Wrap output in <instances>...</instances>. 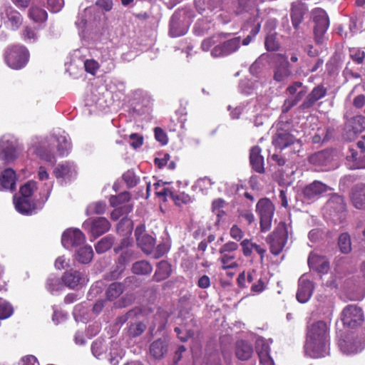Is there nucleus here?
I'll use <instances>...</instances> for the list:
<instances>
[{
	"label": "nucleus",
	"instance_id": "f8f14e48",
	"mask_svg": "<svg viewBox=\"0 0 365 365\" xmlns=\"http://www.w3.org/2000/svg\"><path fill=\"white\" fill-rule=\"evenodd\" d=\"M53 174L61 182H70L76 178V165L70 161L60 163L54 168Z\"/></svg>",
	"mask_w": 365,
	"mask_h": 365
},
{
	"label": "nucleus",
	"instance_id": "a878e982",
	"mask_svg": "<svg viewBox=\"0 0 365 365\" xmlns=\"http://www.w3.org/2000/svg\"><path fill=\"white\" fill-rule=\"evenodd\" d=\"M98 17L99 12L96 6L86 7L78 14L76 24L78 28L83 29L86 25L93 23Z\"/></svg>",
	"mask_w": 365,
	"mask_h": 365
},
{
	"label": "nucleus",
	"instance_id": "3c124183",
	"mask_svg": "<svg viewBox=\"0 0 365 365\" xmlns=\"http://www.w3.org/2000/svg\"><path fill=\"white\" fill-rule=\"evenodd\" d=\"M133 230L132 222L129 219L123 218L117 225V232L122 236H129Z\"/></svg>",
	"mask_w": 365,
	"mask_h": 365
},
{
	"label": "nucleus",
	"instance_id": "bf43d9fd",
	"mask_svg": "<svg viewBox=\"0 0 365 365\" xmlns=\"http://www.w3.org/2000/svg\"><path fill=\"white\" fill-rule=\"evenodd\" d=\"M339 247L343 253H348L351 251V240L349 235L344 233L339 236Z\"/></svg>",
	"mask_w": 365,
	"mask_h": 365
},
{
	"label": "nucleus",
	"instance_id": "bb28decb",
	"mask_svg": "<svg viewBox=\"0 0 365 365\" xmlns=\"http://www.w3.org/2000/svg\"><path fill=\"white\" fill-rule=\"evenodd\" d=\"M289 62L284 56H277V66L274 69V79L276 81L282 82L286 80L290 75Z\"/></svg>",
	"mask_w": 365,
	"mask_h": 365
},
{
	"label": "nucleus",
	"instance_id": "5701e85b",
	"mask_svg": "<svg viewBox=\"0 0 365 365\" xmlns=\"http://www.w3.org/2000/svg\"><path fill=\"white\" fill-rule=\"evenodd\" d=\"M314 290L312 282L304 275L299 279L297 299L300 303H305L310 299Z\"/></svg>",
	"mask_w": 365,
	"mask_h": 365
},
{
	"label": "nucleus",
	"instance_id": "9b49d317",
	"mask_svg": "<svg viewBox=\"0 0 365 365\" xmlns=\"http://www.w3.org/2000/svg\"><path fill=\"white\" fill-rule=\"evenodd\" d=\"M306 341L312 346L313 341H329L328 326L327 323L319 321L309 326Z\"/></svg>",
	"mask_w": 365,
	"mask_h": 365
},
{
	"label": "nucleus",
	"instance_id": "37998d69",
	"mask_svg": "<svg viewBox=\"0 0 365 365\" xmlns=\"http://www.w3.org/2000/svg\"><path fill=\"white\" fill-rule=\"evenodd\" d=\"M28 16L36 23L45 22L48 17L47 12L44 9L34 4L29 9Z\"/></svg>",
	"mask_w": 365,
	"mask_h": 365
},
{
	"label": "nucleus",
	"instance_id": "5fc2aeb1",
	"mask_svg": "<svg viewBox=\"0 0 365 365\" xmlns=\"http://www.w3.org/2000/svg\"><path fill=\"white\" fill-rule=\"evenodd\" d=\"M106 209V202L99 201L90 204L86 209V212L88 215H100L104 213Z\"/></svg>",
	"mask_w": 365,
	"mask_h": 365
},
{
	"label": "nucleus",
	"instance_id": "412c9836",
	"mask_svg": "<svg viewBox=\"0 0 365 365\" xmlns=\"http://www.w3.org/2000/svg\"><path fill=\"white\" fill-rule=\"evenodd\" d=\"M309 344V341H306L304 351L310 357H324L329 353V341H313L312 346Z\"/></svg>",
	"mask_w": 365,
	"mask_h": 365
},
{
	"label": "nucleus",
	"instance_id": "c9c22d12",
	"mask_svg": "<svg viewBox=\"0 0 365 365\" xmlns=\"http://www.w3.org/2000/svg\"><path fill=\"white\" fill-rule=\"evenodd\" d=\"M110 227V222L105 217H98L91 222L90 232L95 237L106 232Z\"/></svg>",
	"mask_w": 365,
	"mask_h": 365
},
{
	"label": "nucleus",
	"instance_id": "e433bc0d",
	"mask_svg": "<svg viewBox=\"0 0 365 365\" xmlns=\"http://www.w3.org/2000/svg\"><path fill=\"white\" fill-rule=\"evenodd\" d=\"M221 256L218 259V262L221 264L222 269H235L240 265L239 261L240 257H237L235 253H220Z\"/></svg>",
	"mask_w": 365,
	"mask_h": 365
},
{
	"label": "nucleus",
	"instance_id": "338daca9",
	"mask_svg": "<svg viewBox=\"0 0 365 365\" xmlns=\"http://www.w3.org/2000/svg\"><path fill=\"white\" fill-rule=\"evenodd\" d=\"M239 245L235 242H228L224 244L219 250L220 253H235L238 250Z\"/></svg>",
	"mask_w": 365,
	"mask_h": 365
},
{
	"label": "nucleus",
	"instance_id": "0eeeda50",
	"mask_svg": "<svg viewBox=\"0 0 365 365\" xmlns=\"http://www.w3.org/2000/svg\"><path fill=\"white\" fill-rule=\"evenodd\" d=\"M341 319L344 326L355 328L362 324L364 319V312L356 305L349 304L341 311Z\"/></svg>",
	"mask_w": 365,
	"mask_h": 365
},
{
	"label": "nucleus",
	"instance_id": "864d4df0",
	"mask_svg": "<svg viewBox=\"0 0 365 365\" xmlns=\"http://www.w3.org/2000/svg\"><path fill=\"white\" fill-rule=\"evenodd\" d=\"M123 292V286L119 283H112L106 291L108 299L113 300Z\"/></svg>",
	"mask_w": 365,
	"mask_h": 365
},
{
	"label": "nucleus",
	"instance_id": "6e6d98bb",
	"mask_svg": "<svg viewBox=\"0 0 365 365\" xmlns=\"http://www.w3.org/2000/svg\"><path fill=\"white\" fill-rule=\"evenodd\" d=\"M220 41V35H214L212 36L208 37L202 41L201 48L204 51H208L212 46L214 48L216 45L219 44Z\"/></svg>",
	"mask_w": 365,
	"mask_h": 365
},
{
	"label": "nucleus",
	"instance_id": "f03ea898",
	"mask_svg": "<svg viewBox=\"0 0 365 365\" xmlns=\"http://www.w3.org/2000/svg\"><path fill=\"white\" fill-rule=\"evenodd\" d=\"M28 150L31 153L36 155L45 162L53 164L56 160L53 152L51 134L31 137Z\"/></svg>",
	"mask_w": 365,
	"mask_h": 365
},
{
	"label": "nucleus",
	"instance_id": "dca6fc26",
	"mask_svg": "<svg viewBox=\"0 0 365 365\" xmlns=\"http://www.w3.org/2000/svg\"><path fill=\"white\" fill-rule=\"evenodd\" d=\"M53 147L56 143V147L59 155H67L71 150V142L69 135L61 130H54L51 133Z\"/></svg>",
	"mask_w": 365,
	"mask_h": 365
},
{
	"label": "nucleus",
	"instance_id": "393cba45",
	"mask_svg": "<svg viewBox=\"0 0 365 365\" xmlns=\"http://www.w3.org/2000/svg\"><path fill=\"white\" fill-rule=\"evenodd\" d=\"M16 175L11 168L2 170L0 166V190H14L16 187Z\"/></svg>",
	"mask_w": 365,
	"mask_h": 365
},
{
	"label": "nucleus",
	"instance_id": "a19ab883",
	"mask_svg": "<svg viewBox=\"0 0 365 365\" xmlns=\"http://www.w3.org/2000/svg\"><path fill=\"white\" fill-rule=\"evenodd\" d=\"M252 354L253 349L250 344L243 341L237 344L236 356L239 359L242 361L249 360Z\"/></svg>",
	"mask_w": 365,
	"mask_h": 365
},
{
	"label": "nucleus",
	"instance_id": "4be33fe9",
	"mask_svg": "<svg viewBox=\"0 0 365 365\" xmlns=\"http://www.w3.org/2000/svg\"><path fill=\"white\" fill-rule=\"evenodd\" d=\"M160 184H156V188ZM157 195L158 197H168L169 196L175 203V205L178 206H181L182 205H187L190 203L192 200L191 197L185 192H176L173 188L170 187H163L162 190H157Z\"/></svg>",
	"mask_w": 365,
	"mask_h": 365
},
{
	"label": "nucleus",
	"instance_id": "f3484780",
	"mask_svg": "<svg viewBox=\"0 0 365 365\" xmlns=\"http://www.w3.org/2000/svg\"><path fill=\"white\" fill-rule=\"evenodd\" d=\"M346 205L344 198L336 194L330 197L324 207L325 212L329 215L330 217H335L339 216V219L344 215Z\"/></svg>",
	"mask_w": 365,
	"mask_h": 365
},
{
	"label": "nucleus",
	"instance_id": "ddd939ff",
	"mask_svg": "<svg viewBox=\"0 0 365 365\" xmlns=\"http://www.w3.org/2000/svg\"><path fill=\"white\" fill-rule=\"evenodd\" d=\"M338 344L343 354L350 355L361 351L365 346V340L355 339L351 335H345L339 340Z\"/></svg>",
	"mask_w": 365,
	"mask_h": 365
},
{
	"label": "nucleus",
	"instance_id": "49530a36",
	"mask_svg": "<svg viewBox=\"0 0 365 365\" xmlns=\"http://www.w3.org/2000/svg\"><path fill=\"white\" fill-rule=\"evenodd\" d=\"M330 160L329 151H321L310 157V162L317 166H326Z\"/></svg>",
	"mask_w": 365,
	"mask_h": 365
},
{
	"label": "nucleus",
	"instance_id": "58836bf2",
	"mask_svg": "<svg viewBox=\"0 0 365 365\" xmlns=\"http://www.w3.org/2000/svg\"><path fill=\"white\" fill-rule=\"evenodd\" d=\"M76 251L75 259L82 264L89 263L93 257V251L90 245L79 246Z\"/></svg>",
	"mask_w": 365,
	"mask_h": 365
},
{
	"label": "nucleus",
	"instance_id": "79ce46f5",
	"mask_svg": "<svg viewBox=\"0 0 365 365\" xmlns=\"http://www.w3.org/2000/svg\"><path fill=\"white\" fill-rule=\"evenodd\" d=\"M326 93L327 90L323 86H319L314 88L303 103V107L309 108L312 106L316 101L322 98Z\"/></svg>",
	"mask_w": 365,
	"mask_h": 365
},
{
	"label": "nucleus",
	"instance_id": "6ab92c4d",
	"mask_svg": "<svg viewBox=\"0 0 365 365\" xmlns=\"http://www.w3.org/2000/svg\"><path fill=\"white\" fill-rule=\"evenodd\" d=\"M135 235L138 245L145 253H150L155 247V240L145 232V226L141 225L136 227Z\"/></svg>",
	"mask_w": 365,
	"mask_h": 365
},
{
	"label": "nucleus",
	"instance_id": "6e6552de",
	"mask_svg": "<svg viewBox=\"0 0 365 365\" xmlns=\"http://www.w3.org/2000/svg\"><path fill=\"white\" fill-rule=\"evenodd\" d=\"M272 143L277 150H282L290 148V151L295 153L299 150L301 147L299 141L292 134L286 130H278L273 137Z\"/></svg>",
	"mask_w": 365,
	"mask_h": 365
},
{
	"label": "nucleus",
	"instance_id": "b1692460",
	"mask_svg": "<svg viewBox=\"0 0 365 365\" xmlns=\"http://www.w3.org/2000/svg\"><path fill=\"white\" fill-rule=\"evenodd\" d=\"M317 298L318 310L326 319H331L334 310L333 296L321 294L317 295Z\"/></svg>",
	"mask_w": 365,
	"mask_h": 365
},
{
	"label": "nucleus",
	"instance_id": "052dcab7",
	"mask_svg": "<svg viewBox=\"0 0 365 365\" xmlns=\"http://www.w3.org/2000/svg\"><path fill=\"white\" fill-rule=\"evenodd\" d=\"M62 284L58 277H50L47 279L46 288L50 292L53 293L54 292H57L60 290Z\"/></svg>",
	"mask_w": 365,
	"mask_h": 365
},
{
	"label": "nucleus",
	"instance_id": "423d86ee",
	"mask_svg": "<svg viewBox=\"0 0 365 365\" xmlns=\"http://www.w3.org/2000/svg\"><path fill=\"white\" fill-rule=\"evenodd\" d=\"M256 210L260 217V228L262 232H267L271 228L274 206L267 198L261 199L257 204Z\"/></svg>",
	"mask_w": 365,
	"mask_h": 365
},
{
	"label": "nucleus",
	"instance_id": "774afa93",
	"mask_svg": "<svg viewBox=\"0 0 365 365\" xmlns=\"http://www.w3.org/2000/svg\"><path fill=\"white\" fill-rule=\"evenodd\" d=\"M13 314V308L9 303L0 304V319L9 317Z\"/></svg>",
	"mask_w": 365,
	"mask_h": 365
},
{
	"label": "nucleus",
	"instance_id": "473e14b6",
	"mask_svg": "<svg viewBox=\"0 0 365 365\" xmlns=\"http://www.w3.org/2000/svg\"><path fill=\"white\" fill-rule=\"evenodd\" d=\"M329 189V187L326 184L315 180L304 188V195L307 199L312 200L327 192Z\"/></svg>",
	"mask_w": 365,
	"mask_h": 365
},
{
	"label": "nucleus",
	"instance_id": "de8ad7c7",
	"mask_svg": "<svg viewBox=\"0 0 365 365\" xmlns=\"http://www.w3.org/2000/svg\"><path fill=\"white\" fill-rule=\"evenodd\" d=\"M106 349L107 346L105 341L101 339H98L94 341L91 346L93 355L98 359H101L104 356Z\"/></svg>",
	"mask_w": 365,
	"mask_h": 365
},
{
	"label": "nucleus",
	"instance_id": "72a5a7b5",
	"mask_svg": "<svg viewBox=\"0 0 365 365\" xmlns=\"http://www.w3.org/2000/svg\"><path fill=\"white\" fill-rule=\"evenodd\" d=\"M250 161L252 168L256 172L259 173H264V158L261 155V149L258 146H254L251 148Z\"/></svg>",
	"mask_w": 365,
	"mask_h": 365
},
{
	"label": "nucleus",
	"instance_id": "09e8293b",
	"mask_svg": "<svg viewBox=\"0 0 365 365\" xmlns=\"http://www.w3.org/2000/svg\"><path fill=\"white\" fill-rule=\"evenodd\" d=\"M152 267L147 261H138L133 264L132 270L135 274H149L152 272Z\"/></svg>",
	"mask_w": 365,
	"mask_h": 365
},
{
	"label": "nucleus",
	"instance_id": "603ef678",
	"mask_svg": "<svg viewBox=\"0 0 365 365\" xmlns=\"http://www.w3.org/2000/svg\"><path fill=\"white\" fill-rule=\"evenodd\" d=\"M113 244V238L106 236L102 238L96 245V250L98 253H103L108 250Z\"/></svg>",
	"mask_w": 365,
	"mask_h": 365
},
{
	"label": "nucleus",
	"instance_id": "c85d7f7f",
	"mask_svg": "<svg viewBox=\"0 0 365 365\" xmlns=\"http://www.w3.org/2000/svg\"><path fill=\"white\" fill-rule=\"evenodd\" d=\"M307 11V7L305 4L301 1H295L292 4L291 19L292 26L295 29L299 28Z\"/></svg>",
	"mask_w": 365,
	"mask_h": 365
},
{
	"label": "nucleus",
	"instance_id": "c03bdc74",
	"mask_svg": "<svg viewBox=\"0 0 365 365\" xmlns=\"http://www.w3.org/2000/svg\"><path fill=\"white\" fill-rule=\"evenodd\" d=\"M171 272L170 265L165 261H161L158 264L157 269L154 274L156 281H161L169 277Z\"/></svg>",
	"mask_w": 365,
	"mask_h": 365
},
{
	"label": "nucleus",
	"instance_id": "cd10ccee",
	"mask_svg": "<svg viewBox=\"0 0 365 365\" xmlns=\"http://www.w3.org/2000/svg\"><path fill=\"white\" fill-rule=\"evenodd\" d=\"M308 264L311 269L317 271L319 273H327L329 269V261L323 256H320L316 253H311L309 259Z\"/></svg>",
	"mask_w": 365,
	"mask_h": 365
},
{
	"label": "nucleus",
	"instance_id": "e2e57ef3",
	"mask_svg": "<svg viewBox=\"0 0 365 365\" xmlns=\"http://www.w3.org/2000/svg\"><path fill=\"white\" fill-rule=\"evenodd\" d=\"M168 315L165 312H158L155 316V327H157L158 331L164 329L167 323Z\"/></svg>",
	"mask_w": 365,
	"mask_h": 365
},
{
	"label": "nucleus",
	"instance_id": "2eb2a0df",
	"mask_svg": "<svg viewBox=\"0 0 365 365\" xmlns=\"http://www.w3.org/2000/svg\"><path fill=\"white\" fill-rule=\"evenodd\" d=\"M86 242L84 234L77 228L67 229L62 235L61 243L66 249L81 246Z\"/></svg>",
	"mask_w": 365,
	"mask_h": 365
},
{
	"label": "nucleus",
	"instance_id": "39448f33",
	"mask_svg": "<svg viewBox=\"0 0 365 365\" xmlns=\"http://www.w3.org/2000/svg\"><path fill=\"white\" fill-rule=\"evenodd\" d=\"M291 232L292 227L290 224L279 223L276 230L269 237L270 252L273 255H278L281 253Z\"/></svg>",
	"mask_w": 365,
	"mask_h": 365
},
{
	"label": "nucleus",
	"instance_id": "13d9d810",
	"mask_svg": "<svg viewBox=\"0 0 365 365\" xmlns=\"http://www.w3.org/2000/svg\"><path fill=\"white\" fill-rule=\"evenodd\" d=\"M146 326L141 322H135L130 324L128 327V332L132 336H138L140 335L145 329Z\"/></svg>",
	"mask_w": 365,
	"mask_h": 365
},
{
	"label": "nucleus",
	"instance_id": "8fccbe9b",
	"mask_svg": "<svg viewBox=\"0 0 365 365\" xmlns=\"http://www.w3.org/2000/svg\"><path fill=\"white\" fill-rule=\"evenodd\" d=\"M124 354L123 350L120 349L118 343L111 345L109 361L111 365H118Z\"/></svg>",
	"mask_w": 365,
	"mask_h": 365
},
{
	"label": "nucleus",
	"instance_id": "680f3d73",
	"mask_svg": "<svg viewBox=\"0 0 365 365\" xmlns=\"http://www.w3.org/2000/svg\"><path fill=\"white\" fill-rule=\"evenodd\" d=\"M130 200V194L128 192H122L118 196H111L110 198V205L117 207L123 202H128Z\"/></svg>",
	"mask_w": 365,
	"mask_h": 365
},
{
	"label": "nucleus",
	"instance_id": "a211bd4d",
	"mask_svg": "<svg viewBox=\"0 0 365 365\" xmlns=\"http://www.w3.org/2000/svg\"><path fill=\"white\" fill-rule=\"evenodd\" d=\"M365 129V118L361 115L354 117L349 120L344 128V138L352 140L357 134Z\"/></svg>",
	"mask_w": 365,
	"mask_h": 365
},
{
	"label": "nucleus",
	"instance_id": "aec40b11",
	"mask_svg": "<svg viewBox=\"0 0 365 365\" xmlns=\"http://www.w3.org/2000/svg\"><path fill=\"white\" fill-rule=\"evenodd\" d=\"M62 279L64 284L71 289L84 286L88 281V277L85 273L73 269L66 272L63 275Z\"/></svg>",
	"mask_w": 365,
	"mask_h": 365
},
{
	"label": "nucleus",
	"instance_id": "7ed1b4c3",
	"mask_svg": "<svg viewBox=\"0 0 365 365\" xmlns=\"http://www.w3.org/2000/svg\"><path fill=\"white\" fill-rule=\"evenodd\" d=\"M17 138L11 134H5L0 138V160L10 163L16 160L21 153Z\"/></svg>",
	"mask_w": 365,
	"mask_h": 365
},
{
	"label": "nucleus",
	"instance_id": "0e129e2a",
	"mask_svg": "<svg viewBox=\"0 0 365 365\" xmlns=\"http://www.w3.org/2000/svg\"><path fill=\"white\" fill-rule=\"evenodd\" d=\"M350 56L356 63H361L365 58V52L360 48H352L350 49Z\"/></svg>",
	"mask_w": 365,
	"mask_h": 365
},
{
	"label": "nucleus",
	"instance_id": "1a4fd4ad",
	"mask_svg": "<svg viewBox=\"0 0 365 365\" xmlns=\"http://www.w3.org/2000/svg\"><path fill=\"white\" fill-rule=\"evenodd\" d=\"M313 15L316 24L314 31L315 41L317 43H322L324 36L329 26V19L327 14L322 9H316L313 11Z\"/></svg>",
	"mask_w": 365,
	"mask_h": 365
},
{
	"label": "nucleus",
	"instance_id": "69168bd1",
	"mask_svg": "<svg viewBox=\"0 0 365 365\" xmlns=\"http://www.w3.org/2000/svg\"><path fill=\"white\" fill-rule=\"evenodd\" d=\"M84 67L86 72L95 75L99 68V63L94 59H87L84 61Z\"/></svg>",
	"mask_w": 365,
	"mask_h": 365
},
{
	"label": "nucleus",
	"instance_id": "f704fd0d",
	"mask_svg": "<svg viewBox=\"0 0 365 365\" xmlns=\"http://www.w3.org/2000/svg\"><path fill=\"white\" fill-rule=\"evenodd\" d=\"M351 200L356 208L365 209V185H356L353 189Z\"/></svg>",
	"mask_w": 365,
	"mask_h": 365
},
{
	"label": "nucleus",
	"instance_id": "20e7f679",
	"mask_svg": "<svg viewBox=\"0 0 365 365\" xmlns=\"http://www.w3.org/2000/svg\"><path fill=\"white\" fill-rule=\"evenodd\" d=\"M4 58L9 67L19 70L24 68L28 63L29 53L25 46L15 45L7 48Z\"/></svg>",
	"mask_w": 365,
	"mask_h": 365
},
{
	"label": "nucleus",
	"instance_id": "7c9ffc66",
	"mask_svg": "<svg viewBox=\"0 0 365 365\" xmlns=\"http://www.w3.org/2000/svg\"><path fill=\"white\" fill-rule=\"evenodd\" d=\"M242 253L245 257L252 256L253 252H256L260 256L261 262H263L266 250L259 245L253 242L251 240L245 239L240 242Z\"/></svg>",
	"mask_w": 365,
	"mask_h": 365
},
{
	"label": "nucleus",
	"instance_id": "2f4dec72",
	"mask_svg": "<svg viewBox=\"0 0 365 365\" xmlns=\"http://www.w3.org/2000/svg\"><path fill=\"white\" fill-rule=\"evenodd\" d=\"M247 282L251 284V291L257 294L263 292L267 286L266 279L259 276L254 269L247 273Z\"/></svg>",
	"mask_w": 365,
	"mask_h": 365
},
{
	"label": "nucleus",
	"instance_id": "c756f323",
	"mask_svg": "<svg viewBox=\"0 0 365 365\" xmlns=\"http://www.w3.org/2000/svg\"><path fill=\"white\" fill-rule=\"evenodd\" d=\"M256 349L259 359V365H274V361L269 355V346L264 340L258 339Z\"/></svg>",
	"mask_w": 365,
	"mask_h": 365
},
{
	"label": "nucleus",
	"instance_id": "4c0bfd02",
	"mask_svg": "<svg viewBox=\"0 0 365 365\" xmlns=\"http://www.w3.org/2000/svg\"><path fill=\"white\" fill-rule=\"evenodd\" d=\"M37 174H38V178L39 180L46 181L45 192L43 194V195H44V199L43 200V202H45L48 200L49 195L51 192V190L53 188V181L51 179L50 175H49L48 171L46 170V169L43 166L39 167Z\"/></svg>",
	"mask_w": 365,
	"mask_h": 365
},
{
	"label": "nucleus",
	"instance_id": "ea45409f",
	"mask_svg": "<svg viewBox=\"0 0 365 365\" xmlns=\"http://www.w3.org/2000/svg\"><path fill=\"white\" fill-rule=\"evenodd\" d=\"M168 351V344L164 339L153 341L150 346V354L155 359L162 358Z\"/></svg>",
	"mask_w": 365,
	"mask_h": 365
},
{
	"label": "nucleus",
	"instance_id": "4468645a",
	"mask_svg": "<svg viewBox=\"0 0 365 365\" xmlns=\"http://www.w3.org/2000/svg\"><path fill=\"white\" fill-rule=\"evenodd\" d=\"M241 43L240 37H235L216 45L211 49L210 53L213 58L225 57L237 51Z\"/></svg>",
	"mask_w": 365,
	"mask_h": 365
},
{
	"label": "nucleus",
	"instance_id": "9d476101",
	"mask_svg": "<svg viewBox=\"0 0 365 365\" xmlns=\"http://www.w3.org/2000/svg\"><path fill=\"white\" fill-rule=\"evenodd\" d=\"M0 14L5 25L13 31L18 30L22 25L23 16L10 5L3 6Z\"/></svg>",
	"mask_w": 365,
	"mask_h": 365
},
{
	"label": "nucleus",
	"instance_id": "f257e3e1",
	"mask_svg": "<svg viewBox=\"0 0 365 365\" xmlns=\"http://www.w3.org/2000/svg\"><path fill=\"white\" fill-rule=\"evenodd\" d=\"M36 190V182L33 180L28 181L20 188L21 196L14 197V204L16 210L24 215H31L36 210L41 209L44 204L43 200L44 195L41 197V202L36 203L34 202L32 196Z\"/></svg>",
	"mask_w": 365,
	"mask_h": 365
},
{
	"label": "nucleus",
	"instance_id": "4d7b16f0",
	"mask_svg": "<svg viewBox=\"0 0 365 365\" xmlns=\"http://www.w3.org/2000/svg\"><path fill=\"white\" fill-rule=\"evenodd\" d=\"M307 93V91H299L297 93V97L292 98L289 97L287 98L282 106V111L286 113L291 108H292L294 106H295L305 95Z\"/></svg>",
	"mask_w": 365,
	"mask_h": 365
},
{
	"label": "nucleus",
	"instance_id": "a18cd8bd",
	"mask_svg": "<svg viewBox=\"0 0 365 365\" xmlns=\"http://www.w3.org/2000/svg\"><path fill=\"white\" fill-rule=\"evenodd\" d=\"M22 39L27 43H35L38 39V33L36 28L25 26L21 32Z\"/></svg>",
	"mask_w": 365,
	"mask_h": 365
}]
</instances>
